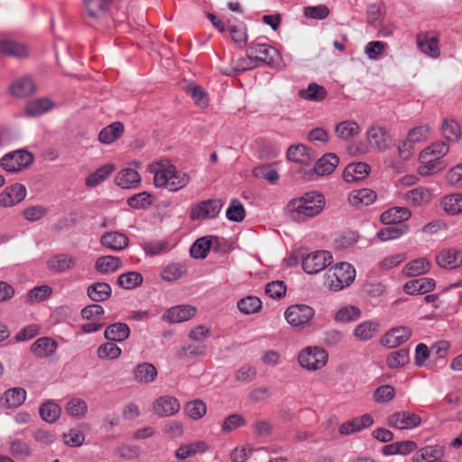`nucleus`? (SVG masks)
<instances>
[{"label":"nucleus","instance_id":"47","mask_svg":"<svg viewBox=\"0 0 462 462\" xmlns=\"http://www.w3.org/2000/svg\"><path fill=\"white\" fill-rule=\"evenodd\" d=\"M9 451L15 458L22 460H25L32 455L29 444L20 439H14L9 442Z\"/></svg>","mask_w":462,"mask_h":462},{"label":"nucleus","instance_id":"16","mask_svg":"<svg viewBox=\"0 0 462 462\" xmlns=\"http://www.w3.org/2000/svg\"><path fill=\"white\" fill-rule=\"evenodd\" d=\"M196 309L190 305H179L167 310L163 313V319L171 323H179L194 317Z\"/></svg>","mask_w":462,"mask_h":462},{"label":"nucleus","instance_id":"25","mask_svg":"<svg viewBox=\"0 0 462 462\" xmlns=\"http://www.w3.org/2000/svg\"><path fill=\"white\" fill-rule=\"evenodd\" d=\"M439 41L435 36L419 33L417 35V45L421 52L431 57L438 58L440 54L439 49Z\"/></svg>","mask_w":462,"mask_h":462},{"label":"nucleus","instance_id":"24","mask_svg":"<svg viewBox=\"0 0 462 462\" xmlns=\"http://www.w3.org/2000/svg\"><path fill=\"white\" fill-rule=\"evenodd\" d=\"M370 171V166L365 162L349 163L343 173L346 182H355L365 179Z\"/></svg>","mask_w":462,"mask_h":462},{"label":"nucleus","instance_id":"30","mask_svg":"<svg viewBox=\"0 0 462 462\" xmlns=\"http://www.w3.org/2000/svg\"><path fill=\"white\" fill-rule=\"evenodd\" d=\"M26 399V391L21 387H15L5 392L1 398L3 405L8 409H14L22 405Z\"/></svg>","mask_w":462,"mask_h":462},{"label":"nucleus","instance_id":"19","mask_svg":"<svg viewBox=\"0 0 462 462\" xmlns=\"http://www.w3.org/2000/svg\"><path fill=\"white\" fill-rule=\"evenodd\" d=\"M435 286L436 282L433 279L422 277L407 282L403 286V290L410 295L424 294L431 291Z\"/></svg>","mask_w":462,"mask_h":462},{"label":"nucleus","instance_id":"15","mask_svg":"<svg viewBox=\"0 0 462 462\" xmlns=\"http://www.w3.org/2000/svg\"><path fill=\"white\" fill-rule=\"evenodd\" d=\"M180 409L179 400L173 396H162L156 399L152 405L155 414L160 417H167L176 414Z\"/></svg>","mask_w":462,"mask_h":462},{"label":"nucleus","instance_id":"42","mask_svg":"<svg viewBox=\"0 0 462 462\" xmlns=\"http://www.w3.org/2000/svg\"><path fill=\"white\" fill-rule=\"evenodd\" d=\"M430 263L425 258H418L409 262L403 268L405 276L413 277L424 274L430 271Z\"/></svg>","mask_w":462,"mask_h":462},{"label":"nucleus","instance_id":"2","mask_svg":"<svg viewBox=\"0 0 462 462\" xmlns=\"http://www.w3.org/2000/svg\"><path fill=\"white\" fill-rule=\"evenodd\" d=\"M149 171L152 173L153 183L158 188H166L170 191H177L184 188L189 181L185 172L179 171L168 161H160L149 165Z\"/></svg>","mask_w":462,"mask_h":462},{"label":"nucleus","instance_id":"40","mask_svg":"<svg viewBox=\"0 0 462 462\" xmlns=\"http://www.w3.org/2000/svg\"><path fill=\"white\" fill-rule=\"evenodd\" d=\"M124 129L121 122H114L100 131L98 140L102 143L110 144L122 135Z\"/></svg>","mask_w":462,"mask_h":462},{"label":"nucleus","instance_id":"49","mask_svg":"<svg viewBox=\"0 0 462 462\" xmlns=\"http://www.w3.org/2000/svg\"><path fill=\"white\" fill-rule=\"evenodd\" d=\"M143 276L138 272H128L118 276L117 283L125 290H132L143 283Z\"/></svg>","mask_w":462,"mask_h":462},{"label":"nucleus","instance_id":"4","mask_svg":"<svg viewBox=\"0 0 462 462\" xmlns=\"http://www.w3.org/2000/svg\"><path fill=\"white\" fill-rule=\"evenodd\" d=\"M356 270L348 263H339L328 269L325 286L332 291H338L349 286L355 280Z\"/></svg>","mask_w":462,"mask_h":462},{"label":"nucleus","instance_id":"59","mask_svg":"<svg viewBox=\"0 0 462 462\" xmlns=\"http://www.w3.org/2000/svg\"><path fill=\"white\" fill-rule=\"evenodd\" d=\"M409 361V350L402 348L397 351L392 352L386 359V364L389 368H398L406 365Z\"/></svg>","mask_w":462,"mask_h":462},{"label":"nucleus","instance_id":"5","mask_svg":"<svg viewBox=\"0 0 462 462\" xmlns=\"http://www.w3.org/2000/svg\"><path fill=\"white\" fill-rule=\"evenodd\" d=\"M33 162V156L25 150H17L5 154L0 165L8 172H18L28 168Z\"/></svg>","mask_w":462,"mask_h":462},{"label":"nucleus","instance_id":"62","mask_svg":"<svg viewBox=\"0 0 462 462\" xmlns=\"http://www.w3.org/2000/svg\"><path fill=\"white\" fill-rule=\"evenodd\" d=\"M207 346L204 344H191L185 346H182L179 351L180 358H188L191 359L198 356H203L206 355Z\"/></svg>","mask_w":462,"mask_h":462},{"label":"nucleus","instance_id":"63","mask_svg":"<svg viewBox=\"0 0 462 462\" xmlns=\"http://www.w3.org/2000/svg\"><path fill=\"white\" fill-rule=\"evenodd\" d=\"M51 292V288L47 285L34 287L27 293V303L33 304L34 302L42 301L47 299Z\"/></svg>","mask_w":462,"mask_h":462},{"label":"nucleus","instance_id":"26","mask_svg":"<svg viewBox=\"0 0 462 462\" xmlns=\"http://www.w3.org/2000/svg\"><path fill=\"white\" fill-rule=\"evenodd\" d=\"M208 448V446L205 441L198 440L180 446L175 451V456L178 459L184 460L197 454L205 453Z\"/></svg>","mask_w":462,"mask_h":462},{"label":"nucleus","instance_id":"50","mask_svg":"<svg viewBox=\"0 0 462 462\" xmlns=\"http://www.w3.org/2000/svg\"><path fill=\"white\" fill-rule=\"evenodd\" d=\"M113 0H87L86 9L92 18H99L105 14Z\"/></svg>","mask_w":462,"mask_h":462},{"label":"nucleus","instance_id":"54","mask_svg":"<svg viewBox=\"0 0 462 462\" xmlns=\"http://www.w3.org/2000/svg\"><path fill=\"white\" fill-rule=\"evenodd\" d=\"M407 230L408 226L406 225H402L399 226L388 225V226L382 228L377 232V237L381 241L397 239L405 234Z\"/></svg>","mask_w":462,"mask_h":462},{"label":"nucleus","instance_id":"21","mask_svg":"<svg viewBox=\"0 0 462 462\" xmlns=\"http://www.w3.org/2000/svg\"><path fill=\"white\" fill-rule=\"evenodd\" d=\"M0 53L16 59L25 58L28 55V48L25 44L10 40H0Z\"/></svg>","mask_w":462,"mask_h":462},{"label":"nucleus","instance_id":"8","mask_svg":"<svg viewBox=\"0 0 462 462\" xmlns=\"http://www.w3.org/2000/svg\"><path fill=\"white\" fill-rule=\"evenodd\" d=\"M332 255L328 251H316L302 259V268L309 274L318 273L331 263Z\"/></svg>","mask_w":462,"mask_h":462},{"label":"nucleus","instance_id":"22","mask_svg":"<svg viewBox=\"0 0 462 462\" xmlns=\"http://www.w3.org/2000/svg\"><path fill=\"white\" fill-rule=\"evenodd\" d=\"M437 263L442 268L455 269L462 264V252L455 248L443 250L437 255Z\"/></svg>","mask_w":462,"mask_h":462},{"label":"nucleus","instance_id":"60","mask_svg":"<svg viewBox=\"0 0 462 462\" xmlns=\"http://www.w3.org/2000/svg\"><path fill=\"white\" fill-rule=\"evenodd\" d=\"M226 218L233 222H241L245 217L243 204L236 199L231 200L226 212Z\"/></svg>","mask_w":462,"mask_h":462},{"label":"nucleus","instance_id":"20","mask_svg":"<svg viewBox=\"0 0 462 462\" xmlns=\"http://www.w3.org/2000/svg\"><path fill=\"white\" fill-rule=\"evenodd\" d=\"M411 212L405 207H393L381 214L380 220L384 225H393L408 220Z\"/></svg>","mask_w":462,"mask_h":462},{"label":"nucleus","instance_id":"38","mask_svg":"<svg viewBox=\"0 0 462 462\" xmlns=\"http://www.w3.org/2000/svg\"><path fill=\"white\" fill-rule=\"evenodd\" d=\"M141 180L139 173L130 168L120 171L116 176V183L123 189L135 187Z\"/></svg>","mask_w":462,"mask_h":462},{"label":"nucleus","instance_id":"6","mask_svg":"<svg viewBox=\"0 0 462 462\" xmlns=\"http://www.w3.org/2000/svg\"><path fill=\"white\" fill-rule=\"evenodd\" d=\"M327 352L319 346L306 347L298 356L300 365L308 370L320 369L327 364Z\"/></svg>","mask_w":462,"mask_h":462},{"label":"nucleus","instance_id":"3","mask_svg":"<svg viewBox=\"0 0 462 462\" xmlns=\"http://www.w3.org/2000/svg\"><path fill=\"white\" fill-rule=\"evenodd\" d=\"M448 145L445 142H437L424 149L419 157L420 165L418 173L421 176L435 174L446 168L441 159L448 153Z\"/></svg>","mask_w":462,"mask_h":462},{"label":"nucleus","instance_id":"46","mask_svg":"<svg viewBox=\"0 0 462 462\" xmlns=\"http://www.w3.org/2000/svg\"><path fill=\"white\" fill-rule=\"evenodd\" d=\"M441 208L450 215L462 213V194L456 193L445 196L441 200Z\"/></svg>","mask_w":462,"mask_h":462},{"label":"nucleus","instance_id":"43","mask_svg":"<svg viewBox=\"0 0 462 462\" xmlns=\"http://www.w3.org/2000/svg\"><path fill=\"white\" fill-rule=\"evenodd\" d=\"M376 199V193L370 189H361L353 190L349 196V201L352 205L358 207L359 205L368 206Z\"/></svg>","mask_w":462,"mask_h":462},{"label":"nucleus","instance_id":"12","mask_svg":"<svg viewBox=\"0 0 462 462\" xmlns=\"http://www.w3.org/2000/svg\"><path fill=\"white\" fill-rule=\"evenodd\" d=\"M247 50L258 65L261 62L274 63L279 57L278 51L266 43H252Z\"/></svg>","mask_w":462,"mask_h":462},{"label":"nucleus","instance_id":"7","mask_svg":"<svg viewBox=\"0 0 462 462\" xmlns=\"http://www.w3.org/2000/svg\"><path fill=\"white\" fill-rule=\"evenodd\" d=\"M315 310L305 304H295L288 307L284 312L287 322L295 328H304L314 317Z\"/></svg>","mask_w":462,"mask_h":462},{"label":"nucleus","instance_id":"48","mask_svg":"<svg viewBox=\"0 0 462 462\" xmlns=\"http://www.w3.org/2000/svg\"><path fill=\"white\" fill-rule=\"evenodd\" d=\"M287 158L293 162L307 163L310 160V153L304 144H296L288 149Z\"/></svg>","mask_w":462,"mask_h":462},{"label":"nucleus","instance_id":"10","mask_svg":"<svg viewBox=\"0 0 462 462\" xmlns=\"http://www.w3.org/2000/svg\"><path fill=\"white\" fill-rule=\"evenodd\" d=\"M420 422L421 419L418 414L406 411H396L387 419L388 425L398 430H411Z\"/></svg>","mask_w":462,"mask_h":462},{"label":"nucleus","instance_id":"11","mask_svg":"<svg viewBox=\"0 0 462 462\" xmlns=\"http://www.w3.org/2000/svg\"><path fill=\"white\" fill-rule=\"evenodd\" d=\"M366 138L369 145L379 152L386 151L392 143V138L388 131L380 125H374L366 133Z\"/></svg>","mask_w":462,"mask_h":462},{"label":"nucleus","instance_id":"32","mask_svg":"<svg viewBox=\"0 0 462 462\" xmlns=\"http://www.w3.org/2000/svg\"><path fill=\"white\" fill-rule=\"evenodd\" d=\"M338 163L339 159L335 153H327L316 162L314 171L319 176L329 175Z\"/></svg>","mask_w":462,"mask_h":462},{"label":"nucleus","instance_id":"52","mask_svg":"<svg viewBox=\"0 0 462 462\" xmlns=\"http://www.w3.org/2000/svg\"><path fill=\"white\" fill-rule=\"evenodd\" d=\"M185 413L192 420L201 419L207 412V405L201 400H193L186 403Z\"/></svg>","mask_w":462,"mask_h":462},{"label":"nucleus","instance_id":"53","mask_svg":"<svg viewBox=\"0 0 462 462\" xmlns=\"http://www.w3.org/2000/svg\"><path fill=\"white\" fill-rule=\"evenodd\" d=\"M121 354V348L112 341L100 345L97 350V355L100 359L114 360L118 358Z\"/></svg>","mask_w":462,"mask_h":462},{"label":"nucleus","instance_id":"14","mask_svg":"<svg viewBox=\"0 0 462 462\" xmlns=\"http://www.w3.org/2000/svg\"><path fill=\"white\" fill-rule=\"evenodd\" d=\"M26 197V189L23 184H14L5 188L0 193V205L2 207H12L24 199Z\"/></svg>","mask_w":462,"mask_h":462},{"label":"nucleus","instance_id":"35","mask_svg":"<svg viewBox=\"0 0 462 462\" xmlns=\"http://www.w3.org/2000/svg\"><path fill=\"white\" fill-rule=\"evenodd\" d=\"M380 325L376 321L366 320L358 324L355 330V337L361 341L372 339L379 333Z\"/></svg>","mask_w":462,"mask_h":462},{"label":"nucleus","instance_id":"29","mask_svg":"<svg viewBox=\"0 0 462 462\" xmlns=\"http://www.w3.org/2000/svg\"><path fill=\"white\" fill-rule=\"evenodd\" d=\"M361 128L359 125L353 120H345L335 126V134L337 138L347 141L359 135Z\"/></svg>","mask_w":462,"mask_h":462},{"label":"nucleus","instance_id":"1","mask_svg":"<svg viewBox=\"0 0 462 462\" xmlns=\"http://www.w3.org/2000/svg\"><path fill=\"white\" fill-rule=\"evenodd\" d=\"M325 200L320 193L311 191L291 199L286 206L288 217L296 222H303L319 215L323 209Z\"/></svg>","mask_w":462,"mask_h":462},{"label":"nucleus","instance_id":"9","mask_svg":"<svg viewBox=\"0 0 462 462\" xmlns=\"http://www.w3.org/2000/svg\"><path fill=\"white\" fill-rule=\"evenodd\" d=\"M224 203L221 199H207L191 208L190 218L192 220H201L206 218H215L220 212Z\"/></svg>","mask_w":462,"mask_h":462},{"label":"nucleus","instance_id":"55","mask_svg":"<svg viewBox=\"0 0 462 462\" xmlns=\"http://www.w3.org/2000/svg\"><path fill=\"white\" fill-rule=\"evenodd\" d=\"M60 407L53 402H47L40 408V415L42 419L50 423L56 421L60 417Z\"/></svg>","mask_w":462,"mask_h":462},{"label":"nucleus","instance_id":"17","mask_svg":"<svg viewBox=\"0 0 462 462\" xmlns=\"http://www.w3.org/2000/svg\"><path fill=\"white\" fill-rule=\"evenodd\" d=\"M444 450L439 445L427 446L413 455V462H443Z\"/></svg>","mask_w":462,"mask_h":462},{"label":"nucleus","instance_id":"39","mask_svg":"<svg viewBox=\"0 0 462 462\" xmlns=\"http://www.w3.org/2000/svg\"><path fill=\"white\" fill-rule=\"evenodd\" d=\"M88 296L95 302L104 301L110 298L112 289L106 282H95L88 287Z\"/></svg>","mask_w":462,"mask_h":462},{"label":"nucleus","instance_id":"51","mask_svg":"<svg viewBox=\"0 0 462 462\" xmlns=\"http://www.w3.org/2000/svg\"><path fill=\"white\" fill-rule=\"evenodd\" d=\"M299 95L303 99L320 101L326 97L327 91L324 87L316 83H311L309 85L308 88L301 89Z\"/></svg>","mask_w":462,"mask_h":462},{"label":"nucleus","instance_id":"34","mask_svg":"<svg viewBox=\"0 0 462 462\" xmlns=\"http://www.w3.org/2000/svg\"><path fill=\"white\" fill-rule=\"evenodd\" d=\"M130 328L125 323L116 322L109 325L104 333L105 338L112 342H121L128 338Z\"/></svg>","mask_w":462,"mask_h":462},{"label":"nucleus","instance_id":"61","mask_svg":"<svg viewBox=\"0 0 462 462\" xmlns=\"http://www.w3.org/2000/svg\"><path fill=\"white\" fill-rule=\"evenodd\" d=\"M262 302L260 299L254 296H248L241 299L237 302V308L245 314H253L260 310Z\"/></svg>","mask_w":462,"mask_h":462},{"label":"nucleus","instance_id":"44","mask_svg":"<svg viewBox=\"0 0 462 462\" xmlns=\"http://www.w3.org/2000/svg\"><path fill=\"white\" fill-rule=\"evenodd\" d=\"M115 171L113 164H105L98 168L95 172L88 175L85 180L88 187H96L105 181Z\"/></svg>","mask_w":462,"mask_h":462},{"label":"nucleus","instance_id":"33","mask_svg":"<svg viewBox=\"0 0 462 462\" xmlns=\"http://www.w3.org/2000/svg\"><path fill=\"white\" fill-rule=\"evenodd\" d=\"M217 238L215 236H203L197 239L189 249L191 257L195 259L206 258L213 243H217Z\"/></svg>","mask_w":462,"mask_h":462},{"label":"nucleus","instance_id":"45","mask_svg":"<svg viewBox=\"0 0 462 462\" xmlns=\"http://www.w3.org/2000/svg\"><path fill=\"white\" fill-rule=\"evenodd\" d=\"M54 103L48 98H39L27 103L25 111L31 116H37L50 111Z\"/></svg>","mask_w":462,"mask_h":462},{"label":"nucleus","instance_id":"56","mask_svg":"<svg viewBox=\"0 0 462 462\" xmlns=\"http://www.w3.org/2000/svg\"><path fill=\"white\" fill-rule=\"evenodd\" d=\"M186 92L191 97L193 101L200 107H205L208 104L207 92L199 85L189 84L186 87Z\"/></svg>","mask_w":462,"mask_h":462},{"label":"nucleus","instance_id":"13","mask_svg":"<svg viewBox=\"0 0 462 462\" xmlns=\"http://www.w3.org/2000/svg\"><path fill=\"white\" fill-rule=\"evenodd\" d=\"M411 336L408 327H397L387 331L381 338V344L388 348H394L406 342Z\"/></svg>","mask_w":462,"mask_h":462},{"label":"nucleus","instance_id":"27","mask_svg":"<svg viewBox=\"0 0 462 462\" xmlns=\"http://www.w3.org/2000/svg\"><path fill=\"white\" fill-rule=\"evenodd\" d=\"M156 367L151 363L139 364L133 371L134 379L140 383H150L157 377Z\"/></svg>","mask_w":462,"mask_h":462},{"label":"nucleus","instance_id":"41","mask_svg":"<svg viewBox=\"0 0 462 462\" xmlns=\"http://www.w3.org/2000/svg\"><path fill=\"white\" fill-rule=\"evenodd\" d=\"M187 273V266L183 263H171L162 268L161 278L167 282H175Z\"/></svg>","mask_w":462,"mask_h":462},{"label":"nucleus","instance_id":"37","mask_svg":"<svg viewBox=\"0 0 462 462\" xmlns=\"http://www.w3.org/2000/svg\"><path fill=\"white\" fill-rule=\"evenodd\" d=\"M121 267L119 257L113 255L100 256L95 263V269L101 274L115 273Z\"/></svg>","mask_w":462,"mask_h":462},{"label":"nucleus","instance_id":"57","mask_svg":"<svg viewBox=\"0 0 462 462\" xmlns=\"http://www.w3.org/2000/svg\"><path fill=\"white\" fill-rule=\"evenodd\" d=\"M441 132L443 136L449 142H457L461 137V131L457 124L453 120H444L441 126Z\"/></svg>","mask_w":462,"mask_h":462},{"label":"nucleus","instance_id":"28","mask_svg":"<svg viewBox=\"0 0 462 462\" xmlns=\"http://www.w3.org/2000/svg\"><path fill=\"white\" fill-rule=\"evenodd\" d=\"M432 198L431 192L430 189L423 188V187H418L415 189H412L403 195L404 200L412 206L418 207L422 206L425 204H428L430 202Z\"/></svg>","mask_w":462,"mask_h":462},{"label":"nucleus","instance_id":"36","mask_svg":"<svg viewBox=\"0 0 462 462\" xmlns=\"http://www.w3.org/2000/svg\"><path fill=\"white\" fill-rule=\"evenodd\" d=\"M57 348V343L50 337H40L31 346V351L38 357L52 355Z\"/></svg>","mask_w":462,"mask_h":462},{"label":"nucleus","instance_id":"23","mask_svg":"<svg viewBox=\"0 0 462 462\" xmlns=\"http://www.w3.org/2000/svg\"><path fill=\"white\" fill-rule=\"evenodd\" d=\"M100 244L113 251H121L128 244V237L120 232H106L100 237Z\"/></svg>","mask_w":462,"mask_h":462},{"label":"nucleus","instance_id":"58","mask_svg":"<svg viewBox=\"0 0 462 462\" xmlns=\"http://www.w3.org/2000/svg\"><path fill=\"white\" fill-rule=\"evenodd\" d=\"M360 313V310L356 306H344L336 312L334 318L336 321L345 323L357 319Z\"/></svg>","mask_w":462,"mask_h":462},{"label":"nucleus","instance_id":"31","mask_svg":"<svg viewBox=\"0 0 462 462\" xmlns=\"http://www.w3.org/2000/svg\"><path fill=\"white\" fill-rule=\"evenodd\" d=\"M36 91V86L32 79L28 76L23 77L15 80L10 86V92L17 97H27Z\"/></svg>","mask_w":462,"mask_h":462},{"label":"nucleus","instance_id":"18","mask_svg":"<svg viewBox=\"0 0 462 462\" xmlns=\"http://www.w3.org/2000/svg\"><path fill=\"white\" fill-rule=\"evenodd\" d=\"M77 257L68 254H59L47 262L48 268L55 273H63L72 269L77 263Z\"/></svg>","mask_w":462,"mask_h":462},{"label":"nucleus","instance_id":"64","mask_svg":"<svg viewBox=\"0 0 462 462\" xmlns=\"http://www.w3.org/2000/svg\"><path fill=\"white\" fill-rule=\"evenodd\" d=\"M66 410L73 417H83L88 411V405L84 400L74 398L67 403Z\"/></svg>","mask_w":462,"mask_h":462}]
</instances>
